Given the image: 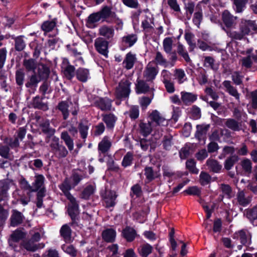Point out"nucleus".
Masks as SVG:
<instances>
[{
	"label": "nucleus",
	"instance_id": "nucleus-1",
	"mask_svg": "<svg viewBox=\"0 0 257 257\" xmlns=\"http://www.w3.org/2000/svg\"><path fill=\"white\" fill-rule=\"evenodd\" d=\"M72 187H73L72 184L70 183L69 180L67 178L59 185V188L70 201V204L68 205V212L71 219L74 220L78 214L79 206L76 199L69 192Z\"/></svg>",
	"mask_w": 257,
	"mask_h": 257
},
{
	"label": "nucleus",
	"instance_id": "nucleus-2",
	"mask_svg": "<svg viewBox=\"0 0 257 257\" xmlns=\"http://www.w3.org/2000/svg\"><path fill=\"white\" fill-rule=\"evenodd\" d=\"M131 83L127 79H123L116 87L115 95L118 98H125L128 96L130 92Z\"/></svg>",
	"mask_w": 257,
	"mask_h": 257
},
{
	"label": "nucleus",
	"instance_id": "nucleus-3",
	"mask_svg": "<svg viewBox=\"0 0 257 257\" xmlns=\"http://www.w3.org/2000/svg\"><path fill=\"white\" fill-rule=\"evenodd\" d=\"M152 125L154 130H159L160 127L168 125V120L157 110H154L150 114Z\"/></svg>",
	"mask_w": 257,
	"mask_h": 257
},
{
	"label": "nucleus",
	"instance_id": "nucleus-4",
	"mask_svg": "<svg viewBox=\"0 0 257 257\" xmlns=\"http://www.w3.org/2000/svg\"><path fill=\"white\" fill-rule=\"evenodd\" d=\"M239 30L245 36L248 35L257 30V26L253 21L242 19L239 24Z\"/></svg>",
	"mask_w": 257,
	"mask_h": 257
},
{
	"label": "nucleus",
	"instance_id": "nucleus-5",
	"mask_svg": "<svg viewBox=\"0 0 257 257\" xmlns=\"http://www.w3.org/2000/svg\"><path fill=\"white\" fill-rule=\"evenodd\" d=\"M94 46L97 51L106 58L108 57V42L104 38L99 37L95 40Z\"/></svg>",
	"mask_w": 257,
	"mask_h": 257
},
{
	"label": "nucleus",
	"instance_id": "nucleus-6",
	"mask_svg": "<svg viewBox=\"0 0 257 257\" xmlns=\"http://www.w3.org/2000/svg\"><path fill=\"white\" fill-rule=\"evenodd\" d=\"M158 73V67L154 66L153 63L150 62L144 71L143 76L147 81H150L153 80Z\"/></svg>",
	"mask_w": 257,
	"mask_h": 257
},
{
	"label": "nucleus",
	"instance_id": "nucleus-7",
	"mask_svg": "<svg viewBox=\"0 0 257 257\" xmlns=\"http://www.w3.org/2000/svg\"><path fill=\"white\" fill-rule=\"evenodd\" d=\"M234 238L239 239L243 245H248L251 243V234L248 230L242 229L234 234Z\"/></svg>",
	"mask_w": 257,
	"mask_h": 257
},
{
	"label": "nucleus",
	"instance_id": "nucleus-8",
	"mask_svg": "<svg viewBox=\"0 0 257 257\" xmlns=\"http://www.w3.org/2000/svg\"><path fill=\"white\" fill-rule=\"evenodd\" d=\"M15 184L13 181L9 180L0 181V201L8 197V190Z\"/></svg>",
	"mask_w": 257,
	"mask_h": 257
},
{
	"label": "nucleus",
	"instance_id": "nucleus-9",
	"mask_svg": "<svg viewBox=\"0 0 257 257\" xmlns=\"http://www.w3.org/2000/svg\"><path fill=\"white\" fill-rule=\"evenodd\" d=\"M25 217L22 212L16 209H13L12 211V214L10 217V224L12 226H17L22 223Z\"/></svg>",
	"mask_w": 257,
	"mask_h": 257
},
{
	"label": "nucleus",
	"instance_id": "nucleus-10",
	"mask_svg": "<svg viewBox=\"0 0 257 257\" xmlns=\"http://www.w3.org/2000/svg\"><path fill=\"white\" fill-rule=\"evenodd\" d=\"M237 17L233 16L228 11H224L222 14V19L227 28L233 27L236 25Z\"/></svg>",
	"mask_w": 257,
	"mask_h": 257
},
{
	"label": "nucleus",
	"instance_id": "nucleus-11",
	"mask_svg": "<svg viewBox=\"0 0 257 257\" xmlns=\"http://www.w3.org/2000/svg\"><path fill=\"white\" fill-rule=\"evenodd\" d=\"M154 22L152 18L146 17L142 22V27L143 28L145 34L147 35H150L154 31Z\"/></svg>",
	"mask_w": 257,
	"mask_h": 257
},
{
	"label": "nucleus",
	"instance_id": "nucleus-12",
	"mask_svg": "<svg viewBox=\"0 0 257 257\" xmlns=\"http://www.w3.org/2000/svg\"><path fill=\"white\" fill-rule=\"evenodd\" d=\"M222 85L225 88V90L230 95L233 96L238 101H239L240 94L237 89L234 87L230 81L225 80L222 82Z\"/></svg>",
	"mask_w": 257,
	"mask_h": 257
},
{
	"label": "nucleus",
	"instance_id": "nucleus-13",
	"mask_svg": "<svg viewBox=\"0 0 257 257\" xmlns=\"http://www.w3.org/2000/svg\"><path fill=\"white\" fill-rule=\"evenodd\" d=\"M62 68L65 77L68 79H72L74 76V67L68 64V60L64 59Z\"/></svg>",
	"mask_w": 257,
	"mask_h": 257
},
{
	"label": "nucleus",
	"instance_id": "nucleus-14",
	"mask_svg": "<svg viewBox=\"0 0 257 257\" xmlns=\"http://www.w3.org/2000/svg\"><path fill=\"white\" fill-rule=\"evenodd\" d=\"M99 34L107 40L111 39L114 35V30L112 27L103 25L99 29Z\"/></svg>",
	"mask_w": 257,
	"mask_h": 257
},
{
	"label": "nucleus",
	"instance_id": "nucleus-15",
	"mask_svg": "<svg viewBox=\"0 0 257 257\" xmlns=\"http://www.w3.org/2000/svg\"><path fill=\"white\" fill-rule=\"evenodd\" d=\"M181 96L182 102L186 105H189L193 103L197 98L196 94L186 91H182Z\"/></svg>",
	"mask_w": 257,
	"mask_h": 257
},
{
	"label": "nucleus",
	"instance_id": "nucleus-16",
	"mask_svg": "<svg viewBox=\"0 0 257 257\" xmlns=\"http://www.w3.org/2000/svg\"><path fill=\"white\" fill-rule=\"evenodd\" d=\"M117 197L114 191H106L103 198L107 207H112L115 204V199Z\"/></svg>",
	"mask_w": 257,
	"mask_h": 257
},
{
	"label": "nucleus",
	"instance_id": "nucleus-17",
	"mask_svg": "<svg viewBox=\"0 0 257 257\" xmlns=\"http://www.w3.org/2000/svg\"><path fill=\"white\" fill-rule=\"evenodd\" d=\"M252 49H249L246 50V54L248 55L242 57L239 60V64L241 65L242 68L245 69L250 68L252 64V58L250 53H251Z\"/></svg>",
	"mask_w": 257,
	"mask_h": 257
},
{
	"label": "nucleus",
	"instance_id": "nucleus-18",
	"mask_svg": "<svg viewBox=\"0 0 257 257\" xmlns=\"http://www.w3.org/2000/svg\"><path fill=\"white\" fill-rule=\"evenodd\" d=\"M137 60L136 55L130 52L128 53L123 61V65L124 68L129 70L132 69Z\"/></svg>",
	"mask_w": 257,
	"mask_h": 257
},
{
	"label": "nucleus",
	"instance_id": "nucleus-19",
	"mask_svg": "<svg viewBox=\"0 0 257 257\" xmlns=\"http://www.w3.org/2000/svg\"><path fill=\"white\" fill-rule=\"evenodd\" d=\"M102 239L107 242L114 241L116 237V232L112 228L105 229L102 232Z\"/></svg>",
	"mask_w": 257,
	"mask_h": 257
},
{
	"label": "nucleus",
	"instance_id": "nucleus-20",
	"mask_svg": "<svg viewBox=\"0 0 257 257\" xmlns=\"http://www.w3.org/2000/svg\"><path fill=\"white\" fill-rule=\"evenodd\" d=\"M111 146L110 139L107 136H105L98 144V150L102 153L107 152Z\"/></svg>",
	"mask_w": 257,
	"mask_h": 257
},
{
	"label": "nucleus",
	"instance_id": "nucleus-21",
	"mask_svg": "<svg viewBox=\"0 0 257 257\" xmlns=\"http://www.w3.org/2000/svg\"><path fill=\"white\" fill-rule=\"evenodd\" d=\"M60 233L65 242H70L72 241L71 229L68 224H64L61 227Z\"/></svg>",
	"mask_w": 257,
	"mask_h": 257
},
{
	"label": "nucleus",
	"instance_id": "nucleus-22",
	"mask_svg": "<svg viewBox=\"0 0 257 257\" xmlns=\"http://www.w3.org/2000/svg\"><path fill=\"white\" fill-rule=\"evenodd\" d=\"M209 127L208 124L197 125L196 126L197 131L195 133V137L199 140H204Z\"/></svg>",
	"mask_w": 257,
	"mask_h": 257
},
{
	"label": "nucleus",
	"instance_id": "nucleus-23",
	"mask_svg": "<svg viewBox=\"0 0 257 257\" xmlns=\"http://www.w3.org/2000/svg\"><path fill=\"white\" fill-rule=\"evenodd\" d=\"M23 246L27 250L35 251L39 248H43L44 246V244H36L35 241L30 239L27 241H25L23 243Z\"/></svg>",
	"mask_w": 257,
	"mask_h": 257
},
{
	"label": "nucleus",
	"instance_id": "nucleus-24",
	"mask_svg": "<svg viewBox=\"0 0 257 257\" xmlns=\"http://www.w3.org/2000/svg\"><path fill=\"white\" fill-rule=\"evenodd\" d=\"M45 177L42 175L35 176V180L32 186L33 192L39 190V189L44 188Z\"/></svg>",
	"mask_w": 257,
	"mask_h": 257
},
{
	"label": "nucleus",
	"instance_id": "nucleus-25",
	"mask_svg": "<svg viewBox=\"0 0 257 257\" xmlns=\"http://www.w3.org/2000/svg\"><path fill=\"white\" fill-rule=\"evenodd\" d=\"M25 237V234L20 230H16L11 234V239L9 240L10 246L15 247L14 243L18 242Z\"/></svg>",
	"mask_w": 257,
	"mask_h": 257
},
{
	"label": "nucleus",
	"instance_id": "nucleus-26",
	"mask_svg": "<svg viewBox=\"0 0 257 257\" xmlns=\"http://www.w3.org/2000/svg\"><path fill=\"white\" fill-rule=\"evenodd\" d=\"M222 192L221 198L220 200H223V197L230 199L234 196V194L232 191L231 187L228 185L222 184L220 187Z\"/></svg>",
	"mask_w": 257,
	"mask_h": 257
},
{
	"label": "nucleus",
	"instance_id": "nucleus-27",
	"mask_svg": "<svg viewBox=\"0 0 257 257\" xmlns=\"http://www.w3.org/2000/svg\"><path fill=\"white\" fill-rule=\"evenodd\" d=\"M157 142H154L153 139L152 140L142 139L140 141V146L142 150L146 151L150 148L151 149H154L157 146Z\"/></svg>",
	"mask_w": 257,
	"mask_h": 257
},
{
	"label": "nucleus",
	"instance_id": "nucleus-28",
	"mask_svg": "<svg viewBox=\"0 0 257 257\" xmlns=\"http://www.w3.org/2000/svg\"><path fill=\"white\" fill-rule=\"evenodd\" d=\"M138 36L136 34H127L122 38V42L129 47L133 46L137 41Z\"/></svg>",
	"mask_w": 257,
	"mask_h": 257
},
{
	"label": "nucleus",
	"instance_id": "nucleus-29",
	"mask_svg": "<svg viewBox=\"0 0 257 257\" xmlns=\"http://www.w3.org/2000/svg\"><path fill=\"white\" fill-rule=\"evenodd\" d=\"M76 77L79 81L86 82L89 77V70L85 68H79L76 71Z\"/></svg>",
	"mask_w": 257,
	"mask_h": 257
},
{
	"label": "nucleus",
	"instance_id": "nucleus-30",
	"mask_svg": "<svg viewBox=\"0 0 257 257\" xmlns=\"http://www.w3.org/2000/svg\"><path fill=\"white\" fill-rule=\"evenodd\" d=\"M102 117V120L106 123L108 128H112L114 127L116 117L113 114L103 115Z\"/></svg>",
	"mask_w": 257,
	"mask_h": 257
},
{
	"label": "nucleus",
	"instance_id": "nucleus-31",
	"mask_svg": "<svg viewBox=\"0 0 257 257\" xmlns=\"http://www.w3.org/2000/svg\"><path fill=\"white\" fill-rule=\"evenodd\" d=\"M206 164L208 168L215 173L219 172L222 168V166L216 160L213 159H208Z\"/></svg>",
	"mask_w": 257,
	"mask_h": 257
},
{
	"label": "nucleus",
	"instance_id": "nucleus-32",
	"mask_svg": "<svg viewBox=\"0 0 257 257\" xmlns=\"http://www.w3.org/2000/svg\"><path fill=\"white\" fill-rule=\"evenodd\" d=\"M122 234L127 241H132L135 239L136 236V232L133 228L127 227L123 229Z\"/></svg>",
	"mask_w": 257,
	"mask_h": 257
},
{
	"label": "nucleus",
	"instance_id": "nucleus-33",
	"mask_svg": "<svg viewBox=\"0 0 257 257\" xmlns=\"http://www.w3.org/2000/svg\"><path fill=\"white\" fill-rule=\"evenodd\" d=\"M140 132L144 136L149 135L154 127H153L151 122L147 123L141 122L140 124Z\"/></svg>",
	"mask_w": 257,
	"mask_h": 257
},
{
	"label": "nucleus",
	"instance_id": "nucleus-34",
	"mask_svg": "<svg viewBox=\"0 0 257 257\" xmlns=\"http://www.w3.org/2000/svg\"><path fill=\"white\" fill-rule=\"evenodd\" d=\"M61 139L63 140L70 151H72L74 148L73 140L71 138L67 132H63L61 134Z\"/></svg>",
	"mask_w": 257,
	"mask_h": 257
},
{
	"label": "nucleus",
	"instance_id": "nucleus-35",
	"mask_svg": "<svg viewBox=\"0 0 257 257\" xmlns=\"http://www.w3.org/2000/svg\"><path fill=\"white\" fill-rule=\"evenodd\" d=\"M173 41L172 38H165L163 41V47L167 54H171L173 49Z\"/></svg>",
	"mask_w": 257,
	"mask_h": 257
},
{
	"label": "nucleus",
	"instance_id": "nucleus-36",
	"mask_svg": "<svg viewBox=\"0 0 257 257\" xmlns=\"http://www.w3.org/2000/svg\"><path fill=\"white\" fill-rule=\"evenodd\" d=\"M52 152L54 153L56 157L59 159L66 157L68 153L65 147L62 144Z\"/></svg>",
	"mask_w": 257,
	"mask_h": 257
},
{
	"label": "nucleus",
	"instance_id": "nucleus-37",
	"mask_svg": "<svg viewBox=\"0 0 257 257\" xmlns=\"http://www.w3.org/2000/svg\"><path fill=\"white\" fill-rule=\"evenodd\" d=\"M41 79H42L39 76H37L36 74L32 75L29 81L26 83V86L27 88L35 89Z\"/></svg>",
	"mask_w": 257,
	"mask_h": 257
},
{
	"label": "nucleus",
	"instance_id": "nucleus-38",
	"mask_svg": "<svg viewBox=\"0 0 257 257\" xmlns=\"http://www.w3.org/2000/svg\"><path fill=\"white\" fill-rule=\"evenodd\" d=\"M98 106L102 110H110L111 101L108 98H100L98 102Z\"/></svg>",
	"mask_w": 257,
	"mask_h": 257
},
{
	"label": "nucleus",
	"instance_id": "nucleus-39",
	"mask_svg": "<svg viewBox=\"0 0 257 257\" xmlns=\"http://www.w3.org/2000/svg\"><path fill=\"white\" fill-rule=\"evenodd\" d=\"M100 18L102 21H106L112 14L111 8L108 6H105L98 12Z\"/></svg>",
	"mask_w": 257,
	"mask_h": 257
},
{
	"label": "nucleus",
	"instance_id": "nucleus-40",
	"mask_svg": "<svg viewBox=\"0 0 257 257\" xmlns=\"http://www.w3.org/2000/svg\"><path fill=\"white\" fill-rule=\"evenodd\" d=\"M239 158L236 155H232L227 158L224 162V168L229 170L233 166L234 164L238 161Z\"/></svg>",
	"mask_w": 257,
	"mask_h": 257
},
{
	"label": "nucleus",
	"instance_id": "nucleus-41",
	"mask_svg": "<svg viewBox=\"0 0 257 257\" xmlns=\"http://www.w3.org/2000/svg\"><path fill=\"white\" fill-rule=\"evenodd\" d=\"M38 75L41 79L47 78L49 75V69L47 66L43 64L38 65Z\"/></svg>",
	"mask_w": 257,
	"mask_h": 257
},
{
	"label": "nucleus",
	"instance_id": "nucleus-42",
	"mask_svg": "<svg viewBox=\"0 0 257 257\" xmlns=\"http://www.w3.org/2000/svg\"><path fill=\"white\" fill-rule=\"evenodd\" d=\"M225 125L227 127L234 131H239L241 130L239 123L233 119H228L225 122Z\"/></svg>",
	"mask_w": 257,
	"mask_h": 257
},
{
	"label": "nucleus",
	"instance_id": "nucleus-43",
	"mask_svg": "<svg viewBox=\"0 0 257 257\" xmlns=\"http://www.w3.org/2000/svg\"><path fill=\"white\" fill-rule=\"evenodd\" d=\"M237 201L239 204L244 206L250 203L251 198L249 196L245 197L243 192L240 191L237 194Z\"/></svg>",
	"mask_w": 257,
	"mask_h": 257
},
{
	"label": "nucleus",
	"instance_id": "nucleus-44",
	"mask_svg": "<svg viewBox=\"0 0 257 257\" xmlns=\"http://www.w3.org/2000/svg\"><path fill=\"white\" fill-rule=\"evenodd\" d=\"M240 165L244 172L250 174L252 170V163L248 159H244L240 162Z\"/></svg>",
	"mask_w": 257,
	"mask_h": 257
},
{
	"label": "nucleus",
	"instance_id": "nucleus-45",
	"mask_svg": "<svg viewBox=\"0 0 257 257\" xmlns=\"http://www.w3.org/2000/svg\"><path fill=\"white\" fill-rule=\"evenodd\" d=\"M42 132L49 135H53L55 131L54 129L50 127L49 121L47 120L42 122L40 125Z\"/></svg>",
	"mask_w": 257,
	"mask_h": 257
},
{
	"label": "nucleus",
	"instance_id": "nucleus-46",
	"mask_svg": "<svg viewBox=\"0 0 257 257\" xmlns=\"http://www.w3.org/2000/svg\"><path fill=\"white\" fill-rule=\"evenodd\" d=\"M88 128V124L86 121H81L79 124V132L83 139L87 138Z\"/></svg>",
	"mask_w": 257,
	"mask_h": 257
},
{
	"label": "nucleus",
	"instance_id": "nucleus-47",
	"mask_svg": "<svg viewBox=\"0 0 257 257\" xmlns=\"http://www.w3.org/2000/svg\"><path fill=\"white\" fill-rule=\"evenodd\" d=\"M136 88L138 93H143L148 91L150 87L145 81L140 80L138 82Z\"/></svg>",
	"mask_w": 257,
	"mask_h": 257
},
{
	"label": "nucleus",
	"instance_id": "nucleus-48",
	"mask_svg": "<svg viewBox=\"0 0 257 257\" xmlns=\"http://www.w3.org/2000/svg\"><path fill=\"white\" fill-rule=\"evenodd\" d=\"M84 177H85V175L80 171L74 172L71 177L73 187H75V186H76L79 183V182Z\"/></svg>",
	"mask_w": 257,
	"mask_h": 257
},
{
	"label": "nucleus",
	"instance_id": "nucleus-49",
	"mask_svg": "<svg viewBox=\"0 0 257 257\" xmlns=\"http://www.w3.org/2000/svg\"><path fill=\"white\" fill-rule=\"evenodd\" d=\"M174 76L179 84L183 83L187 79L184 71L181 69L175 70Z\"/></svg>",
	"mask_w": 257,
	"mask_h": 257
},
{
	"label": "nucleus",
	"instance_id": "nucleus-50",
	"mask_svg": "<svg viewBox=\"0 0 257 257\" xmlns=\"http://www.w3.org/2000/svg\"><path fill=\"white\" fill-rule=\"evenodd\" d=\"M155 61L157 65L167 67V60L164 58L163 54L159 51L156 52V56L155 57Z\"/></svg>",
	"mask_w": 257,
	"mask_h": 257
},
{
	"label": "nucleus",
	"instance_id": "nucleus-51",
	"mask_svg": "<svg viewBox=\"0 0 257 257\" xmlns=\"http://www.w3.org/2000/svg\"><path fill=\"white\" fill-rule=\"evenodd\" d=\"M33 105L34 107L46 110L48 109L47 105L43 103L39 97H36L33 101Z\"/></svg>",
	"mask_w": 257,
	"mask_h": 257
},
{
	"label": "nucleus",
	"instance_id": "nucleus-52",
	"mask_svg": "<svg viewBox=\"0 0 257 257\" xmlns=\"http://www.w3.org/2000/svg\"><path fill=\"white\" fill-rule=\"evenodd\" d=\"M152 246L148 243L143 245L140 248V253L143 257H147L152 251Z\"/></svg>",
	"mask_w": 257,
	"mask_h": 257
},
{
	"label": "nucleus",
	"instance_id": "nucleus-53",
	"mask_svg": "<svg viewBox=\"0 0 257 257\" xmlns=\"http://www.w3.org/2000/svg\"><path fill=\"white\" fill-rule=\"evenodd\" d=\"M25 47L26 43L23 36H21L15 39V48L16 50L18 51H22Z\"/></svg>",
	"mask_w": 257,
	"mask_h": 257
},
{
	"label": "nucleus",
	"instance_id": "nucleus-54",
	"mask_svg": "<svg viewBox=\"0 0 257 257\" xmlns=\"http://www.w3.org/2000/svg\"><path fill=\"white\" fill-rule=\"evenodd\" d=\"M224 30L226 31L227 36L233 39L241 40L245 36L240 31L239 32H236L231 30H225L224 29Z\"/></svg>",
	"mask_w": 257,
	"mask_h": 257
},
{
	"label": "nucleus",
	"instance_id": "nucleus-55",
	"mask_svg": "<svg viewBox=\"0 0 257 257\" xmlns=\"http://www.w3.org/2000/svg\"><path fill=\"white\" fill-rule=\"evenodd\" d=\"M59 109L62 112L64 119H66L69 115L68 104L65 101L60 102L58 105Z\"/></svg>",
	"mask_w": 257,
	"mask_h": 257
},
{
	"label": "nucleus",
	"instance_id": "nucleus-56",
	"mask_svg": "<svg viewBox=\"0 0 257 257\" xmlns=\"http://www.w3.org/2000/svg\"><path fill=\"white\" fill-rule=\"evenodd\" d=\"M25 74L22 69L18 70L16 72V81L19 86H22L24 83Z\"/></svg>",
	"mask_w": 257,
	"mask_h": 257
},
{
	"label": "nucleus",
	"instance_id": "nucleus-57",
	"mask_svg": "<svg viewBox=\"0 0 257 257\" xmlns=\"http://www.w3.org/2000/svg\"><path fill=\"white\" fill-rule=\"evenodd\" d=\"M246 2V0H234V9L236 13H241L243 11Z\"/></svg>",
	"mask_w": 257,
	"mask_h": 257
},
{
	"label": "nucleus",
	"instance_id": "nucleus-58",
	"mask_svg": "<svg viewBox=\"0 0 257 257\" xmlns=\"http://www.w3.org/2000/svg\"><path fill=\"white\" fill-rule=\"evenodd\" d=\"M199 178V181L202 185H206L210 182L211 176L206 172H201Z\"/></svg>",
	"mask_w": 257,
	"mask_h": 257
},
{
	"label": "nucleus",
	"instance_id": "nucleus-59",
	"mask_svg": "<svg viewBox=\"0 0 257 257\" xmlns=\"http://www.w3.org/2000/svg\"><path fill=\"white\" fill-rule=\"evenodd\" d=\"M23 65L29 71L34 70L37 66L35 61L32 59L25 60L23 62Z\"/></svg>",
	"mask_w": 257,
	"mask_h": 257
},
{
	"label": "nucleus",
	"instance_id": "nucleus-60",
	"mask_svg": "<svg viewBox=\"0 0 257 257\" xmlns=\"http://www.w3.org/2000/svg\"><path fill=\"white\" fill-rule=\"evenodd\" d=\"M197 9H198V11L194 13L193 22L197 27H199L202 20V13L198 6H197Z\"/></svg>",
	"mask_w": 257,
	"mask_h": 257
},
{
	"label": "nucleus",
	"instance_id": "nucleus-61",
	"mask_svg": "<svg viewBox=\"0 0 257 257\" xmlns=\"http://www.w3.org/2000/svg\"><path fill=\"white\" fill-rule=\"evenodd\" d=\"M56 26V22L54 21H46L42 25V29L46 32H49L52 31Z\"/></svg>",
	"mask_w": 257,
	"mask_h": 257
},
{
	"label": "nucleus",
	"instance_id": "nucleus-62",
	"mask_svg": "<svg viewBox=\"0 0 257 257\" xmlns=\"http://www.w3.org/2000/svg\"><path fill=\"white\" fill-rule=\"evenodd\" d=\"M133 160V155L131 152H127L126 154L124 156L122 161V165L126 167L131 165L132 163V161Z\"/></svg>",
	"mask_w": 257,
	"mask_h": 257
},
{
	"label": "nucleus",
	"instance_id": "nucleus-63",
	"mask_svg": "<svg viewBox=\"0 0 257 257\" xmlns=\"http://www.w3.org/2000/svg\"><path fill=\"white\" fill-rule=\"evenodd\" d=\"M95 188L92 185L87 186L82 193V198L88 199L92 194H93Z\"/></svg>",
	"mask_w": 257,
	"mask_h": 257
},
{
	"label": "nucleus",
	"instance_id": "nucleus-64",
	"mask_svg": "<svg viewBox=\"0 0 257 257\" xmlns=\"http://www.w3.org/2000/svg\"><path fill=\"white\" fill-rule=\"evenodd\" d=\"M246 216L250 221L257 219V207H254L248 209L246 212Z\"/></svg>",
	"mask_w": 257,
	"mask_h": 257
}]
</instances>
